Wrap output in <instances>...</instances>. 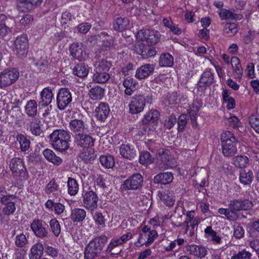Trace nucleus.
I'll list each match as a JSON object with an SVG mask.
<instances>
[{"mask_svg": "<svg viewBox=\"0 0 259 259\" xmlns=\"http://www.w3.org/2000/svg\"><path fill=\"white\" fill-rule=\"evenodd\" d=\"M160 34L157 31L150 29H141L136 34L137 39L140 41H145L147 45H154L160 38Z\"/></svg>", "mask_w": 259, "mask_h": 259, "instance_id": "obj_7", "label": "nucleus"}, {"mask_svg": "<svg viewBox=\"0 0 259 259\" xmlns=\"http://www.w3.org/2000/svg\"><path fill=\"white\" fill-rule=\"evenodd\" d=\"M150 46L151 45H148L145 46L144 51L142 55V57L144 59L153 57L156 54V51L155 49H154V48L151 47Z\"/></svg>", "mask_w": 259, "mask_h": 259, "instance_id": "obj_55", "label": "nucleus"}, {"mask_svg": "<svg viewBox=\"0 0 259 259\" xmlns=\"http://www.w3.org/2000/svg\"><path fill=\"white\" fill-rule=\"evenodd\" d=\"M233 163L237 167L244 168L248 164L249 159L245 155H238L233 157Z\"/></svg>", "mask_w": 259, "mask_h": 259, "instance_id": "obj_43", "label": "nucleus"}, {"mask_svg": "<svg viewBox=\"0 0 259 259\" xmlns=\"http://www.w3.org/2000/svg\"><path fill=\"white\" fill-rule=\"evenodd\" d=\"M146 102L148 103H151V96L145 97L143 95H136L132 97L128 105L130 112L134 114L142 112L144 108Z\"/></svg>", "mask_w": 259, "mask_h": 259, "instance_id": "obj_6", "label": "nucleus"}, {"mask_svg": "<svg viewBox=\"0 0 259 259\" xmlns=\"http://www.w3.org/2000/svg\"><path fill=\"white\" fill-rule=\"evenodd\" d=\"M51 230L56 237L59 236L61 233V226L56 219H51L50 221Z\"/></svg>", "mask_w": 259, "mask_h": 259, "instance_id": "obj_50", "label": "nucleus"}, {"mask_svg": "<svg viewBox=\"0 0 259 259\" xmlns=\"http://www.w3.org/2000/svg\"><path fill=\"white\" fill-rule=\"evenodd\" d=\"M98 197L93 191H88L83 194V205L91 211L94 210L98 206Z\"/></svg>", "mask_w": 259, "mask_h": 259, "instance_id": "obj_13", "label": "nucleus"}, {"mask_svg": "<svg viewBox=\"0 0 259 259\" xmlns=\"http://www.w3.org/2000/svg\"><path fill=\"white\" fill-rule=\"evenodd\" d=\"M83 45L81 42H74L69 48L71 56L80 61L85 60L88 58V55L84 50Z\"/></svg>", "mask_w": 259, "mask_h": 259, "instance_id": "obj_14", "label": "nucleus"}, {"mask_svg": "<svg viewBox=\"0 0 259 259\" xmlns=\"http://www.w3.org/2000/svg\"><path fill=\"white\" fill-rule=\"evenodd\" d=\"M72 101L71 92L67 88L60 89L57 96V104L60 110L65 109Z\"/></svg>", "mask_w": 259, "mask_h": 259, "instance_id": "obj_11", "label": "nucleus"}, {"mask_svg": "<svg viewBox=\"0 0 259 259\" xmlns=\"http://www.w3.org/2000/svg\"><path fill=\"white\" fill-rule=\"evenodd\" d=\"M83 151L80 154V157L81 159L86 162H91L93 161L96 157L94 151L88 148H85Z\"/></svg>", "mask_w": 259, "mask_h": 259, "instance_id": "obj_44", "label": "nucleus"}, {"mask_svg": "<svg viewBox=\"0 0 259 259\" xmlns=\"http://www.w3.org/2000/svg\"><path fill=\"white\" fill-rule=\"evenodd\" d=\"M87 215L86 211L82 208H74L71 210L70 219L74 223L82 222Z\"/></svg>", "mask_w": 259, "mask_h": 259, "instance_id": "obj_32", "label": "nucleus"}, {"mask_svg": "<svg viewBox=\"0 0 259 259\" xmlns=\"http://www.w3.org/2000/svg\"><path fill=\"white\" fill-rule=\"evenodd\" d=\"M93 218L95 223L98 225H99L102 227H105L106 219L105 215H104L102 212L98 211H96L94 215Z\"/></svg>", "mask_w": 259, "mask_h": 259, "instance_id": "obj_52", "label": "nucleus"}, {"mask_svg": "<svg viewBox=\"0 0 259 259\" xmlns=\"http://www.w3.org/2000/svg\"><path fill=\"white\" fill-rule=\"evenodd\" d=\"M104 89L96 85L89 90V95L91 99L93 100H100L104 97Z\"/></svg>", "mask_w": 259, "mask_h": 259, "instance_id": "obj_36", "label": "nucleus"}, {"mask_svg": "<svg viewBox=\"0 0 259 259\" xmlns=\"http://www.w3.org/2000/svg\"><path fill=\"white\" fill-rule=\"evenodd\" d=\"M28 40L26 35L17 36L14 41V52L20 58H24L27 56L28 51Z\"/></svg>", "mask_w": 259, "mask_h": 259, "instance_id": "obj_8", "label": "nucleus"}, {"mask_svg": "<svg viewBox=\"0 0 259 259\" xmlns=\"http://www.w3.org/2000/svg\"><path fill=\"white\" fill-rule=\"evenodd\" d=\"M95 139L87 133H82L75 135L74 142L78 146L83 148H89L94 146Z\"/></svg>", "mask_w": 259, "mask_h": 259, "instance_id": "obj_15", "label": "nucleus"}, {"mask_svg": "<svg viewBox=\"0 0 259 259\" xmlns=\"http://www.w3.org/2000/svg\"><path fill=\"white\" fill-rule=\"evenodd\" d=\"M37 103L34 100L28 101L25 107L26 114L30 117H35L37 114Z\"/></svg>", "mask_w": 259, "mask_h": 259, "instance_id": "obj_40", "label": "nucleus"}, {"mask_svg": "<svg viewBox=\"0 0 259 259\" xmlns=\"http://www.w3.org/2000/svg\"><path fill=\"white\" fill-rule=\"evenodd\" d=\"M154 68L152 65L147 64L141 66L136 72L135 77L139 79L148 77L153 71Z\"/></svg>", "mask_w": 259, "mask_h": 259, "instance_id": "obj_24", "label": "nucleus"}, {"mask_svg": "<svg viewBox=\"0 0 259 259\" xmlns=\"http://www.w3.org/2000/svg\"><path fill=\"white\" fill-rule=\"evenodd\" d=\"M153 161L150 153L147 151L142 152L139 156V162L143 165L151 164Z\"/></svg>", "mask_w": 259, "mask_h": 259, "instance_id": "obj_49", "label": "nucleus"}, {"mask_svg": "<svg viewBox=\"0 0 259 259\" xmlns=\"http://www.w3.org/2000/svg\"><path fill=\"white\" fill-rule=\"evenodd\" d=\"M137 81L133 78L127 77L123 81V85L125 88L124 94L127 96H131L136 90Z\"/></svg>", "mask_w": 259, "mask_h": 259, "instance_id": "obj_30", "label": "nucleus"}, {"mask_svg": "<svg viewBox=\"0 0 259 259\" xmlns=\"http://www.w3.org/2000/svg\"><path fill=\"white\" fill-rule=\"evenodd\" d=\"M108 238L106 236H100L91 241L85 248L84 258L93 259L95 257L99 256Z\"/></svg>", "mask_w": 259, "mask_h": 259, "instance_id": "obj_3", "label": "nucleus"}, {"mask_svg": "<svg viewBox=\"0 0 259 259\" xmlns=\"http://www.w3.org/2000/svg\"><path fill=\"white\" fill-rule=\"evenodd\" d=\"M185 248V252L197 258H202L205 257L207 253V250L204 247L195 244L187 245Z\"/></svg>", "mask_w": 259, "mask_h": 259, "instance_id": "obj_17", "label": "nucleus"}, {"mask_svg": "<svg viewBox=\"0 0 259 259\" xmlns=\"http://www.w3.org/2000/svg\"><path fill=\"white\" fill-rule=\"evenodd\" d=\"M194 211H189L187 213V218L184 222H185V224L187 222H189L191 226V229L190 230L189 236L190 237H193L195 235V230L194 229L195 227H197L199 223V219L194 218Z\"/></svg>", "mask_w": 259, "mask_h": 259, "instance_id": "obj_31", "label": "nucleus"}, {"mask_svg": "<svg viewBox=\"0 0 259 259\" xmlns=\"http://www.w3.org/2000/svg\"><path fill=\"white\" fill-rule=\"evenodd\" d=\"M174 180L173 174L170 172H163V185L169 184Z\"/></svg>", "mask_w": 259, "mask_h": 259, "instance_id": "obj_63", "label": "nucleus"}, {"mask_svg": "<svg viewBox=\"0 0 259 259\" xmlns=\"http://www.w3.org/2000/svg\"><path fill=\"white\" fill-rule=\"evenodd\" d=\"M68 192L73 196L77 194L78 191V186L77 181L73 178H69L67 181Z\"/></svg>", "mask_w": 259, "mask_h": 259, "instance_id": "obj_45", "label": "nucleus"}, {"mask_svg": "<svg viewBox=\"0 0 259 259\" xmlns=\"http://www.w3.org/2000/svg\"><path fill=\"white\" fill-rule=\"evenodd\" d=\"M213 74L211 72L210 69H206L201 76V78L198 83V89H201L205 87L210 86L213 82Z\"/></svg>", "mask_w": 259, "mask_h": 259, "instance_id": "obj_20", "label": "nucleus"}, {"mask_svg": "<svg viewBox=\"0 0 259 259\" xmlns=\"http://www.w3.org/2000/svg\"><path fill=\"white\" fill-rule=\"evenodd\" d=\"M157 237V232L155 230H152L145 234H140L138 239V242L142 244H145L147 246L153 242Z\"/></svg>", "mask_w": 259, "mask_h": 259, "instance_id": "obj_28", "label": "nucleus"}, {"mask_svg": "<svg viewBox=\"0 0 259 259\" xmlns=\"http://www.w3.org/2000/svg\"><path fill=\"white\" fill-rule=\"evenodd\" d=\"M41 121L37 118L31 119L28 124L30 131L32 134L35 136H41L42 134V131L41 128Z\"/></svg>", "mask_w": 259, "mask_h": 259, "instance_id": "obj_34", "label": "nucleus"}, {"mask_svg": "<svg viewBox=\"0 0 259 259\" xmlns=\"http://www.w3.org/2000/svg\"><path fill=\"white\" fill-rule=\"evenodd\" d=\"M16 198L17 196L15 195L9 194L5 198L1 201L0 203L4 205V206H6L7 205H9V204L16 202Z\"/></svg>", "mask_w": 259, "mask_h": 259, "instance_id": "obj_61", "label": "nucleus"}, {"mask_svg": "<svg viewBox=\"0 0 259 259\" xmlns=\"http://www.w3.org/2000/svg\"><path fill=\"white\" fill-rule=\"evenodd\" d=\"M119 152L123 158L129 160H132L136 155V150L133 146L128 144L121 145L119 147Z\"/></svg>", "mask_w": 259, "mask_h": 259, "instance_id": "obj_21", "label": "nucleus"}, {"mask_svg": "<svg viewBox=\"0 0 259 259\" xmlns=\"http://www.w3.org/2000/svg\"><path fill=\"white\" fill-rule=\"evenodd\" d=\"M18 3V7H23L22 11H29L34 7H37L42 3L43 0H17Z\"/></svg>", "mask_w": 259, "mask_h": 259, "instance_id": "obj_26", "label": "nucleus"}, {"mask_svg": "<svg viewBox=\"0 0 259 259\" xmlns=\"http://www.w3.org/2000/svg\"><path fill=\"white\" fill-rule=\"evenodd\" d=\"M91 27V25L88 23H82L77 26L78 31L83 34L87 33Z\"/></svg>", "mask_w": 259, "mask_h": 259, "instance_id": "obj_64", "label": "nucleus"}, {"mask_svg": "<svg viewBox=\"0 0 259 259\" xmlns=\"http://www.w3.org/2000/svg\"><path fill=\"white\" fill-rule=\"evenodd\" d=\"M253 202L248 199H234L229 201V207L234 212L240 210L250 209L253 206Z\"/></svg>", "mask_w": 259, "mask_h": 259, "instance_id": "obj_12", "label": "nucleus"}, {"mask_svg": "<svg viewBox=\"0 0 259 259\" xmlns=\"http://www.w3.org/2000/svg\"><path fill=\"white\" fill-rule=\"evenodd\" d=\"M160 113L157 110L151 109L146 113L142 119V123L144 125L152 124L157 126L160 119Z\"/></svg>", "mask_w": 259, "mask_h": 259, "instance_id": "obj_18", "label": "nucleus"}, {"mask_svg": "<svg viewBox=\"0 0 259 259\" xmlns=\"http://www.w3.org/2000/svg\"><path fill=\"white\" fill-rule=\"evenodd\" d=\"M174 64V58L169 53H163V67H171Z\"/></svg>", "mask_w": 259, "mask_h": 259, "instance_id": "obj_57", "label": "nucleus"}, {"mask_svg": "<svg viewBox=\"0 0 259 259\" xmlns=\"http://www.w3.org/2000/svg\"><path fill=\"white\" fill-rule=\"evenodd\" d=\"M188 118L186 114H181L178 119V130L180 132H183L187 123Z\"/></svg>", "mask_w": 259, "mask_h": 259, "instance_id": "obj_51", "label": "nucleus"}, {"mask_svg": "<svg viewBox=\"0 0 259 259\" xmlns=\"http://www.w3.org/2000/svg\"><path fill=\"white\" fill-rule=\"evenodd\" d=\"M89 72V67L84 63L77 64L73 69V73L80 78L86 77Z\"/></svg>", "mask_w": 259, "mask_h": 259, "instance_id": "obj_33", "label": "nucleus"}, {"mask_svg": "<svg viewBox=\"0 0 259 259\" xmlns=\"http://www.w3.org/2000/svg\"><path fill=\"white\" fill-rule=\"evenodd\" d=\"M16 209V202H13L3 208V212L6 216L14 214Z\"/></svg>", "mask_w": 259, "mask_h": 259, "instance_id": "obj_60", "label": "nucleus"}, {"mask_svg": "<svg viewBox=\"0 0 259 259\" xmlns=\"http://www.w3.org/2000/svg\"><path fill=\"white\" fill-rule=\"evenodd\" d=\"M244 231L242 226L238 223L234 225V236L237 239H240L244 236Z\"/></svg>", "mask_w": 259, "mask_h": 259, "instance_id": "obj_54", "label": "nucleus"}, {"mask_svg": "<svg viewBox=\"0 0 259 259\" xmlns=\"http://www.w3.org/2000/svg\"><path fill=\"white\" fill-rule=\"evenodd\" d=\"M163 165L165 168H172L176 165V159L167 150L163 151Z\"/></svg>", "mask_w": 259, "mask_h": 259, "instance_id": "obj_37", "label": "nucleus"}, {"mask_svg": "<svg viewBox=\"0 0 259 259\" xmlns=\"http://www.w3.org/2000/svg\"><path fill=\"white\" fill-rule=\"evenodd\" d=\"M44 247L42 243L37 242L33 245L29 254L30 259H39L43 254Z\"/></svg>", "mask_w": 259, "mask_h": 259, "instance_id": "obj_35", "label": "nucleus"}, {"mask_svg": "<svg viewBox=\"0 0 259 259\" xmlns=\"http://www.w3.org/2000/svg\"><path fill=\"white\" fill-rule=\"evenodd\" d=\"M150 46L151 45H148L145 46L144 51L142 55V57L144 59L153 57L156 54V51L155 49H154V48L151 47Z\"/></svg>", "mask_w": 259, "mask_h": 259, "instance_id": "obj_56", "label": "nucleus"}, {"mask_svg": "<svg viewBox=\"0 0 259 259\" xmlns=\"http://www.w3.org/2000/svg\"><path fill=\"white\" fill-rule=\"evenodd\" d=\"M239 30L238 24L235 23H227L225 24L224 29V34L227 36H232L236 34Z\"/></svg>", "mask_w": 259, "mask_h": 259, "instance_id": "obj_39", "label": "nucleus"}, {"mask_svg": "<svg viewBox=\"0 0 259 259\" xmlns=\"http://www.w3.org/2000/svg\"><path fill=\"white\" fill-rule=\"evenodd\" d=\"M227 219L230 221H235L238 218V215L237 212H234L233 210L230 208H227L224 214Z\"/></svg>", "mask_w": 259, "mask_h": 259, "instance_id": "obj_62", "label": "nucleus"}, {"mask_svg": "<svg viewBox=\"0 0 259 259\" xmlns=\"http://www.w3.org/2000/svg\"><path fill=\"white\" fill-rule=\"evenodd\" d=\"M253 174L251 170L242 169L240 171L239 181L245 186H249L253 181Z\"/></svg>", "mask_w": 259, "mask_h": 259, "instance_id": "obj_29", "label": "nucleus"}, {"mask_svg": "<svg viewBox=\"0 0 259 259\" xmlns=\"http://www.w3.org/2000/svg\"><path fill=\"white\" fill-rule=\"evenodd\" d=\"M163 24L175 34H179L181 33V30L174 25L170 17L163 19Z\"/></svg>", "mask_w": 259, "mask_h": 259, "instance_id": "obj_48", "label": "nucleus"}, {"mask_svg": "<svg viewBox=\"0 0 259 259\" xmlns=\"http://www.w3.org/2000/svg\"><path fill=\"white\" fill-rule=\"evenodd\" d=\"M69 127L70 130L75 134V135L89 132L88 128L86 127L84 121L81 119L71 120L69 123Z\"/></svg>", "mask_w": 259, "mask_h": 259, "instance_id": "obj_19", "label": "nucleus"}, {"mask_svg": "<svg viewBox=\"0 0 259 259\" xmlns=\"http://www.w3.org/2000/svg\"><path fill=\"white\" fill-rule=\"evenodd\" d=\"M231 63L233 71L238 75V78H241L243 74V69L241 67L239 59L237 57H232Z\"/></svg>", "mask_w": 259, "mask_h": 259, "instance_id": "obj_41", "label": "nucleus"}, {"mask_svg": "<svg viewBox=\"0 0 259 259\" xmlns=\"http://www.w3.org/2000/svg\"><path fill=\"white\" fill-rule=\"evenodd\" d=\"M59 189V185L55 182L53 179L51 180L50 182L46 185L45 188V192L49 197H51L52 194L55 197H56V192H58Z\"/></svg>", "mask_w": 259, "mask_h": 259, "instance_id": "obj_42", "label": "nucleus"}, {"mask_svg": "<svg viewBox=\"0 0 259 259\" xmlns=\"http://www.w3.org/2000/svg\"><path fill=\"white\" fill-rule=\"evenodd\" d=\"M53 147L60 152H65L70 147L71 134L64 130H56L49 135Z\"/></svg>", "mask_w": 259, "mask_h": 259, "instance_id": "obj_1", "label": "nucleus"}, {"mask_svg": "<svg viewBox=\"0 0 259 259\" xmlns=\"http://www.w3.org/2000/svg\"><path fill=\"white\" fill-rule=\"evenodd\" d=\"M143 184L142 176L139 173H136L125 180L122 186L125 190H136L141 188Z\"/></svg>", "mask_w": 259, "mask_h": 259, "instance_id": "obj_10", "label": "nucleus"}, {"mask_svg": "<svg viewBox=\"0 0 259 259\" xmlns=\"http://www.w3.org/2000/svg\"><path fill=\"white\" fill-rule=\"evenodd\" d=\"M7 19L5 15L0 14V37H4L11 31L10 29L6 25Z\"/></svg>", "mask_w": 259, "mask_h": 259, "instance_id": "obj_46", "label": "nucleus"}, {"mask_svg": "<svg viewBox=\"0 0 259 259\" xmlns=\"http://www.w3.org/2000/svg\"><path fill=\"white\" fill-rule=\"evenodd\" d=\"M53 98V94L52 90L49 88H46L40 93L39 104L42 106H48L51 103Z\"/></svg>", "mask_w": 259, "mask_h": 259, "instance_id": "obj_27", "label": "nucleus"}, {"mask_svg": "<svg viewBox=\"0 0 259 259\" xmlns=\"http://www.w3.org/2000/svg\"><path fill=\"white\" fill-rule=\"evenodd\" d=\"M9 167L14 178L20 182L26 181L29 177L28 172L22 159L14 157L9 162Z\"/></svg>", "mask_w": 259, "mask_h": 259, "instance_id": "obj_5", "label": "nucleus"}, {"mask_svg": "<svg viewBox=\"0 0 259 259\" xmlns=\"http://www.w3.org/2000/svg\"><path fill=\"white\" fill-rule=\"evenodd\" d=\"M222 153L226 157H231L236 154L238 140L230 131H226L221 135Z\"/></svg>", "mask_w": 259, "mask_h": 259, "instance_id": "obj_4", "label": "nucleus"}, {"mask_svg": "<svg viewBox=\"0 0 259 259\" xmlns=\"http://www.w3.org/2000/svg\"><path fill=\"white\" fill-rule=\"evenodd\" d=\"M251 253L244 249L234 254L231 259H251Z\"/></svg>", "mask_w": 259, "mask_h": 259, "instance_id": "obj_59", "label": "nucleus"}, {"mask_svg": "<svg viewBox=\"0 0 259 259\" xmlns=\"http://www.w3.org/2000/svg\"><path fill=\"white\" fill-rule=\"evenodd\" d=\"M110 109L105 103H101L95 110V116L98 120H105L109 114Z\"/></svg>", "mask_w": 259, "mask_h": 259, "instance_id": "obj_22", "label": "nucleus"}, {"mask_svg": "<svg viewBox=\"0 0 259 259\" xmlns=\"http://www.w3.org/2000/svg\"><path fill=\"white\" fill-rule=\"evenodd\" d=\"M47 224L41 220L35 219L31 224V229L34 234L39 238L46 237L48 235L46 227Z\"/></svg>", "mask_w": 259, "mask_h": 259, "instance_id": "obj_16", "label": "nucleus"}, {"mask_svg": "<svg viewBox=\"0 0 259 259\" xmlns=\"http://www.w3.org/2000/svg\"><path fill=\"white\" fill-rule=\"evenodd\" d=\"M27 243L28 240L23 233H21L16 236L15 244L17 247H23Z\"/></svg>", "mask_w": 259, "mask_h": 259, "instance_id": "obj_53", "label": "nucleus"}, {"mask_svg": "<svg viewBox=\"0 0 259 259\" xmlns=\"http://www.w3.org/2000/svg\"><path fill=\"white\" fill-rule=\"evenodd\" d=\"M218 13L222 20H240L243 18L242 14H235L233 12L225 9H221Z\"/></svg>", "mask_w": 259, "mask_h": 259, "instance_id": "obj_25", "label": "nucleus"}, {"mask_svg": "<svg viewBox=\"0 0 259 259\" xmlns=\"http://www.w3.org/2000/svg\"><path fill=\"white\" fill-rule=\"evenodd\" d=\"M249 123L254 131L259 134V116L252 115L249 118Z\"/></svg>", "mask_w": 259, "mask_h": 259, "instance_id": "obj_58", "label": "nucleus"}, {"mask_svg": "<svg viewBox=\"0 0 259 259\" xmlns=\"http://www.w3.org/2000/svg\"><path fill=\"white\" fill-rule=\"evenodd\" d=\"M19 73L15 69H6L0 73V88L7 87L18 78Z\"/></svg>", "mask_w": 259, "mask_h": 259, "instance_id": "obj_9", "label": "nucleus"}, {"mask_svg": "<svg viewBox=\"0 0 259 259\" xmlns=\"http://www.w3.org/2000/svg\"><path fill=\"white\" fill-rule=\"evenodd\" d=\"M130 21L126 17H118L114 19L113 21V28L114 30L122 32L128 26Z\"/></svg>", "mask_w": 259, "mask_h": 259, "instance_id": "obj_23", "label": "nucleus"}, {"mask_svg": "<svg viewBox=\"0 0 259 259\" xmlns=\"http://www.w3.org/2000/svg\"><path fill=\"white\" fill-rule=\"evenodd\" d=\"M101 164L107 168L112 167L114 165V159L111 155H101L100 157Z\"/></svg>", "mask_w": 259, "mask_h": 259, "instance_id": "obj_47", "label": "nucleus"}, {"mask_svg": "<svg viewBox=\"0 0 259 259\" xmlns=\"http://www.w3.org/2000/svg\"><path fill=\"white\" fill-rule=\"evenodd\" d=\"M112 66L111 62L106 60L96 62L94 65L93 81L96 83H106L110 78L109 71Z\"/></svg>", "mask_w": 259, "mask_h": 259, "instance_id": "obj_2", "label": "nucleus"}, {"mask_svg": "<svg viewBox=\"0 0 259 259\" xmlns=\"http://www.w3.org/2000/svg\"><path fill=\"white\" fill-rule=\"evenodd\" d=\"M16 140L19 142L21 151L26 152L28 151L30 148V141L29 139L23 134H18L16 136Z\"/></svg>", "mask_w": 259, "mask_h": 259, "instance_id": "obj_38", "label": "nucleus"}]
</instances>
